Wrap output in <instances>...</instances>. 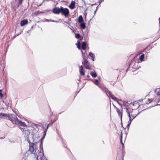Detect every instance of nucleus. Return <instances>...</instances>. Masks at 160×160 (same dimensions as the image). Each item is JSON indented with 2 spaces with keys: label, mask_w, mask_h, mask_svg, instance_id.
Here are the masks:
<instances>
[{
  "label": "nucleus",
  "mask_w": 160,
  "mask_h": 160,
  "mask_svg": "<svg viewBox=\"0 0 160 160\" xmlns=\"http://www.w3.org/2000/svg\"><path fill=\"white\" fill-rule=\"evenodd\" d=\"M28 23V21L27 19H24L22 20L20 22V25L23 26L27 24Z\"/></svg>",
  "instance_id": "f8f14e48"
},
{
  "label": "nucleus",
  "mask_w": 160,
  "mask_h": 160,
  "mask_svg": "<svg viewBox=\"0 0 160 160\" xmlns=\"http://www.w3.org/2000/svg\"><path fill=\"white\" fill-rule=\"evenodd\" d=\"M83 38V37L82 36H80V38H79V39L80 40H82Z\"/></svg>",
  "instance_id": "c03bdc74"
},
{
  "label": "nucleus",
  "mask_w": 160,
  "mask_h": 160,
  "mask_svg": "<svg viewBox=\"0 0 160 160\" xmlns=\"http://www.w3.org/2000/svg\"><path fill=\"white\" fill-rule=\"evenodd\" d=\"M141 112V111L138 113L137 114H134V113H132V112H131V116L132 118H133V119H134Z\"/></svg>",
  "instance_id": "412c9836"
},
{
  "label": "nucleus",
  "mask_w": 160,
  "mask_h": 160,
  "mask_svg": "<svg viewBox=\"0 0 160 160\" xmlns=\"http://www.w3.org/2000/svg\"><path fill=\"white\" fill-rule=\"evenodd\" d=\"M59 2H65V1L64 0H58Z\"/></svg>",
  "instance_id": "49530a36"
},
{
  "label": "nucleus",
  "mask_w": 160,
  "mask_h": 160,
  "mask_svg": "<svg viewBox=\"0 0 160 160\" xmlns=\"http://www.w3.org/2000/svg\"><path fill=\"white\" fill-rule=\"evenodd\" d=\"M141 100H142L143 101V99H141Z\"/></svg>",
  "instance_id": "69168bd1"
},
{
  "label": "nucleus",
  "mask_w": 160,
  "mask_h": 160,
  "mask_svg": "<svg viewBox=\"0 0 160 160\" xmlns=\"http://www.w3.org/2000/svg\"><path fill=\"white\" fill-rule=\"evenodd\" d=\"M78 45H80V42L79 41H78L76 43V45L77 46Z\"/></svg>",
  "instance_id": "f704fd0d"
},
{
  "label": "nucleus",
  "mask_w": 160,
  "mask_h": 160,
  "mask_svg": "<svg viewBox=\"0 0 160 160\" xmlns=\"http://www.w3.org/2000/svg\"><path fill=\"white\" fill-rule=\"evenodd\" d=\"M103 1H104V0H99V1H98V2H99V5H100V4L102 2H103Z\"/></svg>",
  "instance_id": "4c0bfd02"
},
{
  "label": "nucleus",
  "mask_w": 160,
  "mask_h": 160,
  "mask_svg": "<svg viewBox=\"0 0 160 160\" xmlns=\"http://www.w3.org/2000/svg\"><path fill=\"white\" fill-rule=\"evenodd\" d=\"M122 132H121V136H120V142L122 144V146H123L124 145V144L122 143Z\"/></svg>",
  "instance_id": "b1692460"
},
{
  "label": "nucleus",
  "mask_w": 160,
  "mask_h": 160,
  "mask_svg": "<svg viewBox=\"0 0 160 160\" xmlns=\"http://www.w3.org/2000/svg\"><path fill=\"white\" fill-rule=\"evenodd\" d=\"M28 126H26V127L25 128H21L19 127V128L22 131L24 132V133L26 136V137H28L30 134V132L29 131L27 128Z\"/></svg>",
  "instance_id": "423d86ee"
},
{
  "label": "nucleus",
  "mask_w": 160,
  "mask_h": 160,
  "mask_svg": "<svg viewBox=\"0 0 160 160\" xmlns=\"http://www.w3.org/2000/svg\"><path fill=\"white\" fill-rule=\"evenodd\" d=\"M34 143H32V145H30L29 148L28 150V152L30 151V154H35V153H36V150L34 152Z\"/></svg>",
  "instance_id": "1a4fd4ad"
},
{
  "label": "nucleus",
  "mask_w": 160,
  "mask_h": 160,
  "mask_svg": "<svg viewBox=\"0 0 160 160\" xmlns=\"http://www.w3.org/2000/svg\"><path fill=\"white\" fill-rule=\"evenodd\" d=\"M123 105L124 106L127 105V104H128V102H126V101H123Z\"/></svg>",
  "instance_id": "7c9ffc66"
},
{
  "label": "nucleus",
  "mask_w": 160,
  "mask_h": 160,
  "mask_svg": "<svg viewBox=\"0 0 160 160\" xmlns=\"http://www.w3.org/2000/svg\"><path fill=\"white\" fill-rule=\"evenodd\" d=\"M34 130L36 131L37 132H38V130H36L35 129H34L33 130Z\"/></svg>",
  "instance_id": "052dcab7"
},
{
  "label": "nucleus",
  "mask_w": 160,
  "mask_h": 160,
  "mask_svg": "<svg viewBox=\"0 0 160 160\" xmlns=\"http://www.w3.org/2000/svg\"><path fill=\"white\" fill-rule=\"evenodd\" d=\"M92 18H93V17L90 20H89V22H90V21L92 19Z\"/></svg>",
  "instance_id": "680f3d73"
},
{
  "label": "nucleus",
  "mask_w": 160,
  "mask_h": 160,
  "mask_svg": "<svg viewBox=\"0 0 160 160\" xmlns=\"http://www.w3.org/2000/svg\"><path fill=\"white\" fill-rule=\"evenodd\" d=\"M75 1H72L71 4L69 5L68 7L71 9H73L75 8Z\"/></svg>",
  "instance_id": "9b49d317"
},
{
  "label": "nucleus",
  "mask_w": 160,
  "mask_h": 160,
  "mask_svg": "<svg viewBox=\"0 0 160 160\" xmlns=\"http://www.w3.org/2000/svg\"><path fill=\"white\" fill-rule=\"evenodd\" d=\"M23 0H19V2L18 3V7H19L20 5L22 3L23 1Z\"/></svg>",
  "instance_id": "bb28decb"
},
{
  "label": "nucleus",
  "mask_w": 160,
  "mask_h": 160,
  "mask_svg": "<svg viewBox=\"0 0 160 160\" xmlns=\"http://www.w3.org/2000/svg\"><path fill=\"white\" fill-rule=\"evenodd\" d=\"M138 62H135L134 60H132L130 62L129 65V67L127 70V71L129 70L130 69L132 71H135L138 69Z\"/></svg>",
  "instance_id": "f257e3e1"
},
{
  "label": "nucleus",
  "mask_w": 160,
  "mask_h": 160,
  "mask_svg": "<svg viewBox=\"0 0 160 160\" xmlns=\"http://www.w3.org/2000/svg\"><path fill=\"white\" fill-rule=\"evenodd\" d=\"M80 23V27L83 29H85L86 28V25L85 23L84 22H82Z\"/></svg>",
  "instance_id": "f3484780"
},
{
  "label": "nucleus",
  "mask_w": 160,
  "mask_h": 160,
  "mask_svg": "<svg viewBox=\"0 0 160 160\" xmlns=\"http://www.w3.org/2000/svg\"><path fill=\"white\" fill-rule=\"evenodd\" d=\"M90 74L93 78H96L97 76V74L95 72H91Z\"/></svg>",
  "instance_id": "4be33fe9"
},
{
  "label": "nucleus",
  "mask_w": 160,
  "mask_h": 160,
  "mask_svg": "<svg viewBox=\"0 0 160 160\" xmlns=\"http://www.w3.org/2000/svg\"><path fill=\"white\" fill-rule=\"evenodd\" d=\"M146 109V108H144V109H143L142 110V111H143V110H145Z\"/></svg>",
  "instance_id": "e2e57ef3"
},
{
  "label": "nucleus",
  "mask_w": 160,
  "mask_h": 160,
  "mask_svg": "<svg viewBox=\"0 0 160 160\" xmlns=\"http://www.w3.org/2000/svg\"><path fill=\"white\" fill-rule=\"evenodd\" d=\"M130 121H129L128 122V124H129V125H130L131 124V122H130Z\"/></svg>",
  "instance_id": "09e8293b"
},
{
  "label": "nucleus",
  "mask_w": 160,
  "mask_h": 160,
  "mask_svg": "<svg viewBox=\"0 0 160 160\" xmlns=\"http://www.w3.org/2000/svg\"><path fill=\"white\" fill-rule=\"evenodd\" d=\"M144 58V54H142L139 57V59L141 61H143V59Z\"/></svg>",
  "instance_id": "5701e85b"
},
{
  "label": "nucleus",
  "mask_w": 160,
  "mask_h": 160,
  "mask_svg": "<svg viewBox=\"0 0 160 160\" xmlns=\"http://www.w3.org/2000/svg\"><path fill=\"white\" fill-rule=\"evenodd\" d=\"M37 156L38 157V155H37ZM38 158V157L37 158V159Z\"/></svg>",
  "instance_id": "774afa93"
},
{
  "label": "nucleus",
  "mask_w": 160,
  "mask_h": 160,
  "mask_svg": "<svg viewBox=\"0 0 160 160\" xmlns=\"http://www.w3.org/2000/svg\"><path fill=\"white\" fill-rule=\"evenodd\" d=\"M81 52H82V53L83 55V56H82L83 59H85V58H84V57H85L84 53L83 52V51L82 50H81Z\"/></svg>",
  "instance_id": "473e14b6"
},
{
  "label": "nucleus",
  "mask_w": 160,
  "mask_h": 160,
  "mask_svg": "<svg viewBox=\"0 0 160 160\" xmlns=\"http://www.w3.org/2000/svg\"><path fill=\"white\" fill-rule=\"evenodd\" d=\"M50 21H51L52 22H59V21H55V20H51V19L50 20Z\"/></svg>",
  "instance_id": "72a5a7b5"
},
{
  "label": "nucleus",
  "mask_w": 160,
  "mask_h": 160,
  "mask_svg": "<svg viewBox=\"0 0 160 160\" xmlns=\"http://www.w3.org/2000/svg\"><path fill=\"white\" fill-rule=\"evenodd\" d=\"M61 7L60 8L55 7L52 10V12L55 14H58L61 12Z\"/></svg>",
  "instance_id": "6e6552de"
},
{
  "label": "nucleus",
  "mask_w": 160,
  "mask_h": 160,
  "mask_svg": "<svg viewBox=\"0 0 160 160\" xmlns=\"http://www.w3.org/2000/svg\"><path fill=\"white\" fill-rule=\"evenodd\" d=\"M2 117L4 119H6L9 116V114H8L7 113H2Z\"/></svg>",
  "instance_id": "aec40b11"
},
{
  "label": "nucleus",
  "mask_w": 160,
  "mask_h": 160,
  "mask_svg": "<svg viewBox=\"0 0 160 160\" xmlns=\"http://www.w3.org/2000/svg\"><path fill=\"white\" fill-rule=\"evenodd\" d=\"M129 121H130V122H132V121L134 119H133V118H132V119L131 117L129 118Z\"/></svg>",
  "instance_id": "79ce46f5"
},
{
  "label": "nucleus",
  "mask_w": 160,
  "mask_h": 160,
  "mask_svg": "<svg viewBox=\"0 0 160 160\" xmlns=\"http://www.w3.org/2000/svg\"><path fill=\"white\" fill-rule=\"evenodd\" d=\"M77 47V48H78L79 49H81V46H80V45H78Z\"/></svg>",
  "instance_id": "e433bc0d"
},
{
  "label": "nucleus",
  "mask_w": 160,
  "mask_h": 160,
  "mask_svg": "<svg viewBox=\"0 0 160 160\" xmlns=\"http://www.w3.org/2000/svg\"><path fill=\"white\" fill-rule=\"evenodd\" d=\"M130 126V125H129V124H128L127 125V127L128 130L129 129Z\"/></svg>",
  "instance_id": "37998d69"
},
{
  "label": "nucleus",
  "mask_w": 160,
  "mask_h": 160,
  "mask_svg": "<svg viewBox=\"0 0 160 160\" xmlns=\"http://www.w3.org/2000/svg\"><path fill=\"white\" fill-rule=\"evenodd\" d=\"M159 19L160 20V17L159 18Z\"/></svg>",
  "instance_id": "338daca9"
},
{
  "label": "nucleus",
  "mask_w": 160,
  "mask_h": 160,
  "mask_svg": "<svg viewBox=\"0 0 160 160\" xmlns=\"http://www.w3.org/2000/svg\"><path fill=\"white\" fill-rule=\"evenodd\" d=\"M82 64L85 66L86 69H90V63L86 58L83 59L82 62Z\"/></svg>",
  "instance_id": "39448f33"
},
{
  "label": "nucleus",
  "mask_w": 160,
  "mask_h": 160,
  "mask_svg": "<svg viewBox=\"0 0 160 160\" xmlns=\"http://www.w3.org/2000/svg\"><path fill=\"white\" fill-rule=\"evenodd\" d=\"M126 112L129 111L128 110V109L127 108H126Z\"/></svg>",
  "instance_id": "5fc2aeb1"
},
{
  "label": "nucleus",
  "mask_w": 160,
  "mask_h": 160,
  "mask_svg": "<svg viewBox=\"0 0 160 160\" xmlns=\"http://www.w3.org/2000/svg\"><path fill=\"white\" fill-rule=\"evenodd\" d=\"M86 15H87V14L86 13V15H85V20L86 21Z\"/></svg>",
  "instance_id": "13d9d810"
},
{
  "label": "nucleus",
  "mask_w": 160,
  "mask_h": 160,
  "mask_svg": "<svg viewBox=\"0 0 160 160\" xmlns=\"http://www.w3.org/2000/svg\"><path fill=\"white\" fill-rule=\"evenodd\" d=\"M19 35V34H18L17 35H15L12 38V39H14L16 37H17V36H18V35Z\"/></svg>",
  "instance_id": "c9c22d12"
},
{
  "label": "nucleus",
  "mask_w": 160,
  "mask_h": 160,
  "mask_svg": "<svg viewBox=\"0 0 160 160\" xmlns=\"http://www.w3.org/2000/svg\"><path fill=\"white\" fill-rule=\"evenodd\" d=\"M33 26H32V27H31V29H33Z\"/></svg>",
  "instance_id": "bf43d9fd"
},
{
  "label": "nucleus",
  "mask_w": 160,
  "mask_h": 160,
  "mask_svg": "<svg viewBox=\"0 0 160 160\" xmlns=\"http://www.w3.org/2000/svg\"><path fill=\"white\" fill-rule=\"evenodd\" d=\"M46 131H45L44 133L43 134L44 136L39 141H38V142H36V143L37 144V143L38 142H42V143H43V140L45 138V136L46 135Z\"/></svg>",
  "instance_id": "2eb2a0df"
},
{
  "label": "nucleus",
  "mask_w": 160,
  "mask_h": 160,
  "mask_svg": "<svg viewBox=\"0 0 160 160\" xmlns=\"http://www.w3.org/2000/svg\"><path fill=\"white\" fill-rule=\"evenodd\" d=\"M54 122V121H53V122H52V121H51V122H50L48 124V125L47 126V128H46V129L45 130V131H46V132H47V130H48L49 127V126H52Z\"/></svg>",
  "instance_id": "6ab92c4d"
},
{
  "label": "nucleus",
  "mask_w": 160,
  "mask_h": 160,
  "mask_svg": "<svg viewBox=\"0 0 160 160\" xmlns=\"http://www.w3.org/2000/svg\"><path fill=\"white\" fill-rule=\"evenodd\" d=\"M98 82H99L98 80V79H95L94 83L96 85H97L98 84Z\"/></svg>",
  "instance_id": "c756f323"
},
{
  "label": "nucleus",
  "mask_w": 160,
  "mask_h": 160,
  "mask_svg": "<svg viewBox=\"0 0 160 160\" xmlns=\"http://www.w3.org/2000/svg\"><path fill=\"white\" fill-rule=\"evenodd\" d=\"M83 17L82 15H80L79 16L78 18V22L79 23H81V22H83Z\"/></svg>",
  "instance_id": "dca6fc26"
},
{
  "label": "nucleus",
  "mask_w": 160,
  "mask_h": 160,
  "mask_svg": "<svg viewBox=\"0 0 160 160\" xmlns=\"http://www.w3.org/2000/svg\"><path fill=\"white\" fill-rule=\"evenodd\" d=\"M80 73L81 75H85V72L82 66H81L79 67Z\"/></svg>",
  "instance_id": "ddd939ff"
},
{
  "label": "nucleus",
  "mask_w": 160,
  "mask_h": 160,
  "mask_svg": "<svg viewBox=\"0 0 160 160\" xmlns=\"http://www.w3.org/2000/svg\"><path fill=\"white\" fill-rule=\"evenodd\" d=\"M40 149L41 150V152H42L43 154H44L43 150V143H42V142H40Z\"/></svg>",
  "instance_id": "a211bd4d"
},
{
  "label": "nucleus",
  "mask_w": 160,
  "mask_h": 160,
  "mask_svg": "<svg viewBox=\"0 0 160 160\" xmlns=\"http://www.w3.org/2000/svg\"><path fill=\"white\" fill-rule=\"evenodd\" d=\"M98 2H96L94 4H91V5L92 6H93V5H97L98 4Z\"/></svg>",
  "instance_id": "8fccbe9b"
},
{
  "label": "nucleus",
  "mask_w": 160,
  "mask_h": 160,
  "mask_svg": "<svg viewBox=\"0 0 160 160\" xmlns=\"http://www.w3.org/2000/svg\"><path fill=\"white\" fill-rule=\"evenodd\" d=\"M127 112V113H128V115H129L130 114V112L129 111H128V112Z\"/></svg>",
  "instance_id": "603ef678"
},
{
  "label": "nucleus",
  "mask_w": 160,
  "mask_h": 160,
  "mask_svg": "<svg viewBox=\"0 0 160 160\" xmlns=\"http://www.w3.org/2000/svg\"><path fill=\"white\" fill-rule=\"evenodd\" d=\"M82 48L83 50H85L87 48L86 43L85 42H83L82 43Z\"/></svg>",
  "instance_id": "4468645a"
},
{
  "label": "nucleus",
  "mask_w": 160,
  "mask_h": 160,
  "mask_svg": "<svg viewBox=\"0 0 160 160\" xmlns=\"http://www.w3.org/2000/svg\"><path fill=\"white\" fill-rule=\"evenodd\" d=\"M18 119V118H17V117L15 114H9V116L8 117V120L12 121V122L13 124H15L16 123V121H17V120Z\"/></svg>",
  "instance_id": "7ed1b4c3"
},
{
  "label": "nucleus",
  "mask_w": 160,
  "mask_h": 160,
  "mask_svg": "<svg viewBox=\"0 0 160 160\" xmlns=\"http://www.w3.org/2000/svg\"><path fill=\"white\" fill-rule=\"evenodd\" d=\"M3 96V94L2 93H1V94L0 95V98H2Z\"/></svg>",
  "instance_id": "a18cd8bd"
},
{
  "label": "nucleus",
  "mask_w": 160,
  "mask_h": 160,
  "mask_svg": "<svg viewBox=\"0 0 160 160\" xmlns=\"http://www.w3.org/2000/svg\"><path fill=\"white\" fill-rule=\"evenodd\" d=\"M131 114H130L129 115H128V117L129 118H131Z\"/></svg>",
  "instance_id": "864d4df0"
},
{
  "label": "nucleus",
  "mask_w": 160,
  "mask_h": 160,
  "mask_svg": "<svg viewBox=\"0 0 160 160\" xmlns=\"http://www.w3.org/2000/svg\"><path fill=\"white\" fill-rule=\"evenodd\" d=\"M15 124L19 126H24L25 127H26V126H27L26 125V124L25 122H22L21 121L19 120L18 119L17 120V121H16Z\"/></svg>",
  "instance_id": "9d476101"
},
{
  "label": "nucleus",
  "mask_w": 160,
  "mask_h": 160,
  "mask_svg": "<svg viewBox=\"0 0 160 160\" xmlns=\"http://www.w3.org/2000/svg\"><path fill=\"white\" fill-rule=\"evenodd\" d=\"M89 55L91 57H93L94 56L93 53H92L91 52H90L89 54Z\"/></svg>",
  "instance_id": "2f4dec72"
},
{
  "label": "nucleus",
  "mask_w": 160,
  "mask_h": 160,
  "mask_svg": "<svg viewBox=\"0 0 160 160\" xmlns=\"http://www.w3.org/2000/svg\"><path fill=\"white\" fill-rule=\"evenodd\" d=\"M28 143L29 144V145L30 144L31 145H32V144L30 142V140H29V139H28Z\"/></svg>",
  "instance_id": "de8ad7c7"
},
{
  "label": "nucleus",
  "mask_w": 160,
  "mask_h": 160,
  "mask_svg": "<svg viewBox=\"0 0 160 160\" xmlns=\"http://www.w3.org/2000/svg\"><path fill=\"white\" fill-rule=\"evenodd\" d=\"M105 90L107 94H108L112 99L114 100H117V98L115 97L112 94L111 92L109 90L108 88H106ZM107 95H108V94H107Z\"/></svg>",
  "instance_id": "0eeeda50"
},
{
  "label": "nucleus",
  "mask_w": 160,
  "mask_h": 160,
  "mask_svg": "<svg viewBox=\"0 0 160 160\" xmlns=\"http://www.w3.org/2000/svg\"><path fill=\"white\" fill-rule=\"evenodd\" d=\"M80 34L79 33H76L75 34V37L77 39H79V38H80Z\"/></svg>",
  "instance_id": "393cba45"
},
{
  "label": "nucleus",
  "mask_w": 160,
  "mask_h": 160,
  "mask_svg": "<svg viewBox=\"0 0 160 160\" xmlns=\"http://www.w3.org/2000/svg\"><path fill=\"white\" fill-rule=\"evenodd\" d=\"M113 105L114 107V108L116 109L117 112L118 113V116L120 117L121 119V121L122 123V127H123L122 124V110L123 108H121V111L117 107L115 106L114 104Z\"/></svg>",
  "instance_id": "20e7f679"
},
{
  "label": "nucleus",
  "mask_w": 160,
  "mask_h": 160,
  "mask_svg": "<svg viewBox=\"0 0 160 160\" xmlns=\"http://www.w3.org/2000/svg\"><path fill=\"white\" fill-rule=\"evenodd\" d=\"M151 99H148V101L146 102H145V103L146 104H148L149 103H150L151 102H152V100H151Z\"/></svg>",
  "instance_id": "cd10ccee"
},
{
  "label": "nucleus",
  "mask_w": 160,
  "mask_h": 160,
  "mask_svg": "<svg viewBox=\"0 0 160 160\" xmlns=\"http://www.w3.org/2000/svg\"><path fill=\"white\" fill-rule=\"evenodd\" d=\"M135 104H137L138 105V108H139L140 107L141 108V106L139 104H138V102H134V103H133L132 105L133 106L134 105H135Z\"/></svg>",
  "instance_id": "a878e982"
},
{
  "label": "nucleus",
  "mask_w": 160,
  "mask_h": 160,
  "mask_svg": "<svg viewBox=\"0 0 160 160\" xmlns=\"http://www.w3.org/2000/svg\"><path fill=\"white\" fill-rule=\"evenodd\" d=\"M119 160H123V158H119Z\"/></svg>",
  "instance_id": "3c124183"
},
{
  "label": "nucleus",
  "mask_w": 160,
  "mask_h": 160,
  "mask_svg": "<svg viewBox=\"0 0 160 160\" xmlns=\"http://www.w3.org/2000/svg\"><path fill=\"white\" fill-rule=\"evenodd\" d=\"M86 77H87V78H89L90 77V76L89 74H88L87 75Z\"/></svg>",
  "instance_id": "6e6d98bb"
},
{
  "label": "nucleus",
  "mask_w": 160,
  "mask_h": 160,
  "mask_svg": "<svg viewBox=\"0 0 160 160\" xmlns=\"http://www.w3.org/2000/svg\"><path fill=\"white\" fill-rule=\"evenodd\" d=\"M61 12L62 15H64L65 17H67L69 13V11L68 9L66 8H64L62 7L61 6Z\"/></svg>",
  "instance_id": "f03ea898"
},
{
  "label": "nucleus",
  "mask_w": 160,
  "mask_h": 160,
  "mask_svg": "<svg viewBox=\"0 0 160 160\" xmlns=\"http://www.w3.org/2000/svg\"><path fill=\"white\" fill-rule=\"evenodd\" d=\"M56 121V120H54L53 121H54V122Z\"/></svg>",
  "instance_id": "0e129e2a"
},
{
  "label": "nucleus",
  "mask_w": 160,
  "mask_h": 160,
  "mask_svg": "<svg viewBox=\"0 0 160 160\" xmlns=\"http://www.w3.org/2000/svg\"><path fill=\"white\" fill-rule=\"evenodd\" d=\"M118 101H121V102H123V101L121 99H119V100H118Z\"/></svg>",
  "instance_id": "4d7b16f0"
},
{
  "label": "nucleus",
  "mask_w": 160,
  "mask_h": 160,
  "mask_svg": "<svg viewBox=\"0 0 160 160\" xmlns=\"http://www.w3.org/2000/svg\"><path fill=\"white\" fill-rule=\"evenodd\" d=\"M115 101H116L119 104V105L121 107V108H122V104H121L118 100V98H117V100H115Z\"/></svg>",
  "instance_id": "c85d7f7f"
},
{
  "label": "nucleus",
  "mask_w": 160,
  "mask_h": 160,
  "mask_svg": "<svg viewBox=\"0 0 160 160\" xmlns=\"http://www.w3.org/2000/svg\"><path fill=\"white\" fill-rule=\"evenodd\" d=\"M95 56H94L92 57V60L93 61H94V58H95Z\"/></svg>",
  "instance_id": "a19ab883"
},
{
  "label": "nucleus",
  "mask_w": 160,
  "mask_h": 160,
  "mask_svg": "<svg viewBox=\"0 0 160 160\" xmlns=\"http://www.w3.org/2000/svg\"><path fill=\"white\" fill-rule=\"evenodd\" d=\"M98 6H99V5L97 7H96V10H95L94 11V14H95V13H96V11H97V9H98Z\"/></svg>",
  "instance_id": "58836bf2"
},
{
  "label": "nucleus",
  "mask_w": 160,
  "mask_h": 160,
  "mask_svg": "<svg viewBox=\"0 0 160 160\" xmlns=\"http://www.w3.org/2000/svg\"><path fill=\"white\" fill-rule=\"evenodd\" d=\"M2 118H3L2 117V113H0V119H2Z\"/></svg>",
  "instance_id": "ea45409f"
}]
</instances>
